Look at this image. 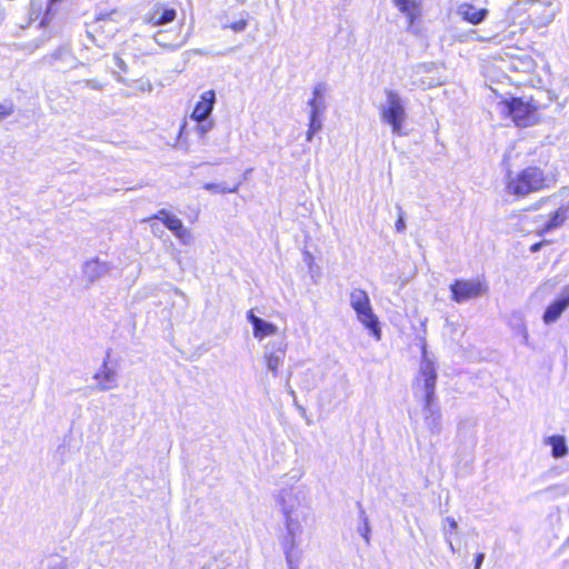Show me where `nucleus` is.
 <instances>
[{
    "instance_id": "obj_1",
    "label": "nucleus",
    "mask_w": 569,
    "mask_h": 569,
    "mask_svg": "<svg viewBox=\"0 0 569 569\" xmlns=\"http://www.w3.org/2000/svg\"><path fill=\"white\" fill-rule=\"evenodd\" d=\"M546 187L543 171L535 166L525 168L519 172L509 171L506 177V192L517 198H523Z\"/></svg>"
},
{
    "instance_id": "obj_2",
    "label": "nucleus",
    "mask_w": 569,
    "mask_h": 569,
    "mask_svg": "<svg viewBox=\"0 0 569 569\" xmlns=\"http://www.w3.org/2000/svg\"><path fill=\"white\" fill-rule=\"evenodd\" d=\"M380 120L391 128L395 136H405L403 123L407 120L405 100L392 89H385V100L379 106Z\"/></svg>"
},
{
    "instance_id": "obj_3",
    "label": "nucleus",
    "mask_w": 569,
    "mask_h": 569,
    "mask_svg": "<svg viewBox=\"0 0 569 569\" xmlns=\"http://www.w3.org/2000/svg\"><path fill=\"white\" fill-rule=\"evenodd\" d=\"M349 302L357 315L359 322L366 327L370 333L377 339H381V328L379 319L375 315L368 293L360 288L350 291Z\"/></svg>"
},
{
    "instance_id": "obj_4",
    "label": "nucleus",
    "mask_w": 569,
    "mask_h": 569,
    "mask_svg": "<svg viewBox=\"0 0 569 569\" xmlns=\"http://www.w3.org/2000/svg\"><path fill=\"white\" fill-rule=\"evenodd\" d=\"M437 378L435 363L428 358L426 346H423L422 359L413 382L415 395L420 396L423 402L436 401Z\"/></svg>"
},
{
    "instance_id": "obj_5",
    "label": "nucleus",
    "mask_w": 569,
    "mask_h": 569,
    "mask_svg": "<svg viewBox=\"0 0 569 569\" xmlns=\"http://www.w3.org/2000/svg\"><path fill=\"white\" fill-rule=\"evenodd\" d=\"M498 108L502 114L512 119L518 127H529L537 121V107L531 100L523 98H511L502 100L498 103Z\"/></svg>"
},
{
    "instance_id": "obj_6",
    "label": "nucleus",
    "mask_w": 569,
    "mask_h": 569,
    "mask_svg": "<svg viewBox=\"0 0 569 569\" xmlns=\"http://www.w3.org/2000/svg\"><path fill=\"white\" fill-rule=\"evenodd\" d=\"M451 298L457 303L481 297L487 293L488 286L480 279H457L450 284Z\"/></svg>"
},
{
    "instance_id": "obj_7",
    "label": "nucleus",
    "mask_w": 569,
    "mask_h": 569,
    "mask_svg": "<svg viewBox=\"0 0 569 569\" xmlns=\"http://www.w3.org/2000/svg\"><path fill=\"white\" fill-rule=\"evenodd\" d=\"M282 510L286 516V528L289 536V546L284 547L286 550H291L292 552H297L296 548L298 546L297 538L302 532V521H307L308 510H295L292 506H288L286 501L282 502Z\"/></svg>"
},
{
    "instance_id": "obj_8",
    "label": "nucleus",
    "mask_w": 569,
    "mask_h": 569,
    "mask_svg": "<svg viewBox=\"0 0 569 569\" xmlns=\"http://www.w3.org/2000/svg\"><path fill=\"white\" fill-rule=\"evenodd\" d=\"M286 351L287 343L283 341H272L264 346L263 360L273 377L278 376L279 369L283 365Z\"/></svg>"
},
{
    "instance_id": "obj_9",
    "label": "nucleus",
    "mask_w": 569,
    "mask_h": 569,
    "mask_svg": "<svg viewBox=\"0 0 569 569\" xmlns=\"http://www.w3.org/2000/svg\"><path fill=\"white\" fill-rule=\"evenodd\" d=\"M81 270L83 278L88 281L89 284H92L101 278L108 276L112 270V266L107 261L100 260L99 258H93L87 260L82 264Z\"/></svg>"
},
{
    "instance_id": "obj_10",
    "label": "nucleus",
    "mask_w": 569,
    "mask_h": 569,
    "mask_svg": "<svg viewBox=\"0 0 569 569\" xmlns=\"http://www.w3.org/2000/svg\"><path fill=\"white\" fill-rule=\"evenodd\" d=\"M109 355L103 360L99 370L93 375V379L98 382L96 389L98 391H109L118 387V375L114 369L108 365Z\"/></svg>"
},
{
    "instance_id": "obj_11",
    "label": "nucleus",
    "mask_w": 569,
    "mask_h": 569,
    "mask_svg": "<svg viewBox=\"0 0 569 569\" xmlns=\"http://www.w3.org/2000/svg\"><path fill=\"white\" fill-rule=\"evenodd\" d=\"M156 43L167 50H177L187 41V36L181 33V28L171 31H159L153 36Z\"/></svg>"
},
{
    "instance_id": "obj_12",
    "label": "nucleus",
    "mask_w": 569,
    "mask_h": 569,
    "mask_svg": "<svg viewBox=\"0 0 569 569\" xmlns=\"http://www.w3.org/2000/svg\"><path fill=\"white\" fill-rule=\"evenodd\" d=\"M441 411L436 401L423 402V420L431 435H439L442 430Z\"/></svg>"
},
{
    "instance_id": "obj_13",
    "label": "nucleus",
    "mask_w": 569,
    "mask_h": 569,
    "mask_svg": "<svg viewBox=\"0 0 569 569\" xmlns=\"http://www.w3.org/2000/svg\"><path fill=\"white\" fill-rule=\"evenodd\" d=\"M214 102L216 93L213 90L203 92L192 111L191 118L197 122L206 121L213 110Z\"/></svg>"
},
{
    "instance_id": "obj_14",
    "label": "nucleus",
    "mask_w": 569,
    "mask_h": 569,
    "mask_svg": "<svg viewBox=\"0 0 569 569\" xmlns=\"http://www.w3.org/2000/svg\"><path fill=\"white\" fill-rule=\"evenodd\" d=\"M569 307V287H567L561 297L549 305L543 313L542 320L546 325L556 322L563 311Z\"/></svg>"
},
{
    "instance_id": "obj_15",
    "label": "nucleus",
    "mask_w": 569,
    "mask_h": 569,
    "mask_svg": "<svg viewBox=\"0 0 569 569\" xmlns=\"http://www.w3.org/2000/svg\"><path fill=\"white\" fill-rule=\"evenodd\" d=\"M247 319L252 325L253 337L258 340H262L278 332L277 326L257 317L252 310L248 311Z\"/></svg>"
},
{
    "instance_id": "obj_16",
    "label": "nucleus",
    "mask_w": 569,
    "mask_h": 569,
    "mask_svg": "<svg viewBox=\"0 0 569 569\" xmlns=\"http://www.w3.org/2000/svg\"><path fill=\"white\" fill-rule=\"evenodd\" d=\"M177 12L172 8H167L163 4H156L153 9L144 16L143 20L153 26L166 24L176 19Z\"/></svg>"
},
{
    "instance_id": "obj_17",
    "label": "nucleus",
    "mask_w": 569,
    "mask_h": 569,
    "mask_svg": "<svg viewBox=\"0 0 569 569\" xmlns=\"http://www.w3.org/2000/svg\"><path fill=\"white\" fill-rule=\"evenodd\" d=\"M395 7L408 19V29L411 30L415 20L421 13L422 0H392Z\"/></svg>"
},
{
    "instance_id": "obj_18",
    "label": "nucleus",
    "mask_w": 569,
    "mask_h": 569,
    "mask_svg": "<svg viewBox=\"0 0 569 569\" xmlns=\"http://www.w3.org/2000/svg\"><path fill=\"white\" fill-rule=\"evenodd\" d=\"M457 14L466 22L479 24L487 18L488 10L485 8L478 9L471 3L463 2L459 4Z\"/></svg>"
},
{
    "instance_id": "obj_19",
    "label": "nucleus",
    "mask_w": 569,
    "mask_h": 569,
    "mask_svg": "<svg viewBox=\"0 0 569 569\" xmlns=\"http://www.w3.org/2000/svg\"><path fill=\"white\" fill-rule=\"evenodd\" d=\"M325 83H318L315 86L312 91V99L308 102V106L310 107V119H320V116L325 112Z\"/></svg>"
},
{
    "instance_id": "obj_20",
    "label": "nucleus",
    "mask_w": 569,
    "mask_h": 569,
    "mask_svg": "<svg viewBox=\"0 0 569 569\" xmlns=\"http://www.w3.org/2000/svg\"><path fill=\"white\" fill-rule=\"evenodd\" d=\"M118 14L117 10H112L106 13H99L96 18V24L103 32H107L108 36L112 37L118 31V21L114 17Z\"/></svg>"
},
{
    "instance_id": "obj_21",
    "label": "nucleus",
    "mask_w": 569,
    "mask_h": 569,
    "mask_svg": "<svg viewBox=\"0 0 569 569\" xmlns=\"http://www.w3.org/2000/svg\"><path fill=\"white\" fill-rule=\"evenodd\" d=\"M530 3L535 6V10L532 11L531 16L539 13V9H543V16L537 17L536 20L538 24L540 26H547L555 18V11L551 9V2H541L538 0H531Z\"/></svg>"
},
{
    "instance_id": "obj_22",
    "label": "nucleus",
    "mask_w": 569,
    "mask_h": 569,
    "mask_svg": "<svg viewBox=\"0 0 569 569\" xmlns=\"http://www.w3.org/2000/svg\"><path fill=\"white\" fill-rule=\"evenodd\" d=\"M50 62H53V61H58V60H61V61H64V62H68L70 63V67H77L78 64H81L71 53V48L69 44H63V46H60L58 49H56L51 54H50Z\"/></svg>"
},
{
    "instance_id": "obj_23",
    "label": "nucleus",
    "mask_w": 569,
    "mask_h": 569,
    "mask_svg": "<svg viewBox=\"0 0 569 569\" xmlns=\"http://www.w3.org/2000/svg\"><path fill=\"white\" fill-rule=\"evenodd\" d=\"M153 218L161 220L162 223L173 233L180 230L183 226L182 221L178 217L171 214L166 209H161Z\"/></svg>"
},
{
    "instance_id": "obj_24",
    "label": "nucleus",
    "mask_w": 569,
    "mask_h": 569,
    "mask_svg": "<svg viewBox=\"0 0 569 569\" xmlns=\"http://www.w3.org/2000/svg\"><path fill=\"white\" fill-rule=\"evenodd\" d=\"M441 529H442L445 540L449 546V549L452 552H456L455 546L451 540V536L457 533V530H458L457 521L451 517H446L442 521Z\"/></svg>"
},
{
    "instance_id": "obj_25",
    "label": "nucleus",
    "mask_w": 569,
    "mask_h": 569,
    "mask_svg": "<svg viewBox=\"0 0 569 569\" xmlns=\"http://www.w3.org/2000/svg\"><path fill=\"white\" fill-rule=\"evenodd\" d=\"M359 520L360 523L358 526V532L363 538L366 545H370V533H371V527L369 522V517L367 516L365 509L359 503Z\"/></svg>"
},
{
    "instance_id": "obj_26",
    "label": "nucleus",
    "mask_w": 569,
    "mask_h": 569,
    "mask_svg": "<svg viewBox=\"0 0 569 569\" xmlns=\"http://www.w3.org/2000/svg\"><path fill=\"white\" fill-rule=\"evenodd\" d=\"M549 443L552 447V456L555 458H562L567 455L568 448L563 437L552 436L549 438Z\"/></svg>"
},
{
    "instance_id": "obj_27",
    "label": "nucleus",
    "mask_w": 569,
    "mask_h": 569,
    "mask_svg": "<svg viewBox=\"0 0 569 569\" xmlns=\"http://www.w3.org/2000/svg\"><path fill=\"white\" fill-rule=\"evenodd\" d=\"M240 187V182L236 183L233 187H224L223 184H217V183H206L203 188L211 192L217 193H233L237 192Z\"/></svg>"
},
{
    "instance_id": "obj_28",
    "label": "nucleus",
    "mask_w": 569,
    "mask_h": 569,
    "mask_svg": "<svg viewBox=\"0 0 569 569\" xmlns=\"http://www.w3.org/2000/svg\"><path fill=\"white\" fill-rule=\"evenodd\" d=\"M286 561L289 569H299V563L301 559V552H292L291 550H286Z\"/></svg>"
},
{
    "instance_id": "obj_29",
    "label": "nucleus",
    "mask_w": 569,
    "mask_h": 569,
    "mask_svg": "<svg viewBox=\"0 0 569 569\" xmlns=\"http://www.w3.org/2000/svg\"><path fill=\"white\" fill-rule=\"evenodd\" d=\"M322 129L321 119H310L309 118V128L306 134L307 141H311L313 136Z\"/></svg>"
},
{
    "instance_id": "obj_30",
    "label": "nucleus",
    "mask_w": 569,
    "mask_h": 569,
    "mask_svg": "<svg viewBox=\"0 0 569 569\" xmlns=\"http://www.w3.org/2000/svg\"><path fill=\"white\" fill-rule=\"evenodd\" d=\"M313 370H307L303 373V388L308 391L315 389L317 387V377Z\"/></svg>"
},
{
    "instance_id": "obj_31",
    "label": "nucleus",
    "mask_w": 569,
    "mask_h": 569,
    "mask_svg": "<svg viewBox=\"0 0 569 569\" xmlns=\"http://www.w3.org/2000/svg\"><path fill=\"white\" fill-rule=\"evenodd\" d=\"M83 88H89L96 91H102L104 89V83L99 79H86L78 82Z\"/></svg>"
},
{
    "instance_id": "obj_32",
    "label": "nucleus",
    "mask_w": 569,
    "mask_h": 569,
    "mask_svg": "<svg viewBox=\"0 0 569 569\" xmlns=\"http://www.w3.org/2000/svg\"><path fill=\"white\" fill-rule=\"evenodd\" d=\"M67 561L66 559H62L60 557L53 556L50 557L48 560V568L49 569H67Z\"/></svg>"
},
{
    "instance_id": "obj_33",
    "label": "nucleus",
    "mask_w": 569,
    "mask_h": 569,
    "mask_svg": "<svg viewBox=\"0 0 569 569\" xmlns=\"http://www.w3.org/2000/svg\"><path fill=\"white\" fill-rule=\"evenodd\" d=\"M183 244H189L191 242L192 236L191 232L184 228L181 227L180 230L173 233Z\"/></svg>"
},
{
    "instance_id": "obj_34",
    "label": "nucleus",
    "mask_w": 569,
    "mask_h": 569,
    "mask_svg": "<svg viewBox=\"0 0 569 569\" xmlns=\"http://www.w3.org/2000/svg\"><path fill=\"white\" fill-rule=\"evenodd\" d=\"M14 111V104L12 102L0 103V121L11 116Z\"/></svg>"
},
{
    "instance_id": "obj_35",
    "label": "nucleus",
    "mask_w": 569,
    "mask_h": 569,
    "mask_svg": "<svg viewBox=\"0 0 569 569\" xmlns=\"http://www.w3.org/2000/svg\"><path fill=\"white\" fill-rule=\"evenodd\" d=\"M248 26V21L247 19H240L236 22H232L230 24H226L224 28H230L232 29L234 32H242Z\"/></svg>"
},
{
    "instance_id": "obj_36",
    "label": "nucleus",
    "mask_w": 569,
    "mask_h": 569,
    "mask_svg": "<svg viewBox=\"0 0 569 569\" xmlns=\"http://www.w3.org/2000/svg\"><path fill=\"white\" fill-rule=\"evenodd\" d=\"M30 7H31V12H30L31 20H37L40 16L41 7H42L41 2L39 0H32L30 3Z\"/></svg>"
},
{
    "instance_id": "obj_37",
    "label": "nucleus",
    "mask_w": 569,
    "mask_h": 569,
    "mask_svg": "<svg viewBox=\"0 0 569 569\" xmlns=\"http://www.w3.org/2000/svg\"><path fill=\"white\" fill-rule=\"evenodd\" d=\"M563 221V218L561 217L560 211H556L553 216L551 217L549 223L547 224L546 229L550 230L555 227H558Z\"/></svg>"
},
{
    "instance_id": "obj_38",
    "label": "nucleus",
    "mask_w": 569,
    "mask_h": 569,
    "mask_svg": "<svg viewBox=\"0 0 569 569\" xmlns=\"http://www.w3.org/2000/svg\"><path fill=\"white\" fill-rule=\"evenodd\" d=\"M398 210H399V217H398V220L396 221V230H397V232H403L406 230L405 217H403V212H402L401 208H398Z\"/></svg>"
},
{
    "instance_id": "obj_39",
    "label": "nucleus",
    "mask_w": 569,
    "mask_h": 569,
    "mask_svg": "<svg viewBox=\"0 0 569 569\" xmlns=\"http://www.w3.org/2000/svg\"><path fill=\"white\" fill-rule=\"evenodd\" d=\"M113 61L116 63V67L121 71V72H127L128 71V66L127 63L124 62V60L119 56V54H114L113 57Z\"/></svg>"
},
{
    "instance_id": "obj_40",
    "label": "nucleus",
    "mask_w": 569,
    "mask_h": 569,
    "mask_svg": "<svg viewBox=\"0 0 569 569\" xmlns=\"http://www.w3.org/2000/svg\"><path fill=\"white\" fill-rule=\"evenodd\" d=\"M211 128H212L211 121H209V122L202 121V122H199V126H198V130L202 136L206 134L209 130H211Z\"/></svg>"
},
{
    "instance_id": "obj_41",
    "label": "nucleus",
    "mask_w": 569,
    "mask_h": 569,
    "mask_svg": "<svg viewBox=\"0 0 569 569\" xmlns=\"http://www.w3.org/2000/svg\"><path fill=\"white\" fill-rule=\"evenodd\" d=\"M483 560H485V553H482V552L478 553L475 559V569H480Z\"/></svg>"
},
{
    "instance_id": "obj_42",
    "label": "nucleus",
    "mask_w": 569,
    "mask_h": 569,
    "mask_svg": "<svg viewBox=\"0 0 569 569\" xmlns=\"http://www.w3.org/2000/svg\"><path fill=\"white\" fill-rule=\"evenodd\" d=\"M436 84H438V82L432 81V80H430V81H428V82L421 81V83L419 84V87H422V88H425V87H433V86H436Z\"/></svg>"
},
{
    "instance_id": "obj_43",
    "label": "nucleus",
    "mask_w": 569,
    "mask_h": 569,
    "mask_svg": "<svg viewBox=\"0 0 569 569\" xmlns=\"http://www.w3.org/2000/svg\"><path fill=\"white\" fill-rule=\"evenodd\" d=\"M469 33H470L472 37L477 34V32H476L475 30H471ZM473 38H475V39H477V40H480V41H487V40H489V38H487V37H473Z\"/></svg>"
},
{
    "instance_id": "obj_44",
    "label": "nucleus",
    "mask_w": 569,
    "mask_h": 569,
    "mask_svg": "<svg viewBox=\"0 0 569 569\" xmlns=\"http://www.w3.org/2000/svg\"><path fill=\"white\" fill-rule=\"evenodd\" d=\"M541 243H535L531 246V251L532 252H537L540 248H541Z\"/></svg>"
},
{
    "instance_id": "obj_45",
    "label": "nucleus",
    "mask_w": 569,
    "mask_h": 569,
    "mask_svg": "<svg viewBox=\"0 0 569 569\" xmlns=\"http://www.w3.org/2000/svg\"><path fill=\"white\" fill-rule=\"evenodd\" d=\"M288 392L293 398V401H296V398H297L296 392L290 386H288Z\"/></svg>"
},
{
    "instance_id": "obj_46",
    "label": "nucleus",
    "mask_w": 569,
    "mask_h": 569,
    "mask_svg": "<svg viewBox=\"0 0 569 569\" xmlns=\"http://www.w3.org/2000/svg\"><path fill=\"white\" fill-rule=\"evenodd\" d=\"M151 228H152V232H153L154 234H157V232H159V226H157L156 223H153V224L151 226Z\"/></svg>"
},
{
    "instance_id": "obj_47",
    "label": "nucleus",
    "mask_w": 569,
    "mask_h": 569,
    "mask_svg": "<svg viewBox=\"0 0 569 569\" xmlns=\"http://www.w3.org/2000/svg\"><path fill=\"white\" fill-rule=\"evenodd\" d=\"M426 69H427V66L421 64V66L418 67L417 72L425 71Z\"/></svg>"
}]
</instances>
